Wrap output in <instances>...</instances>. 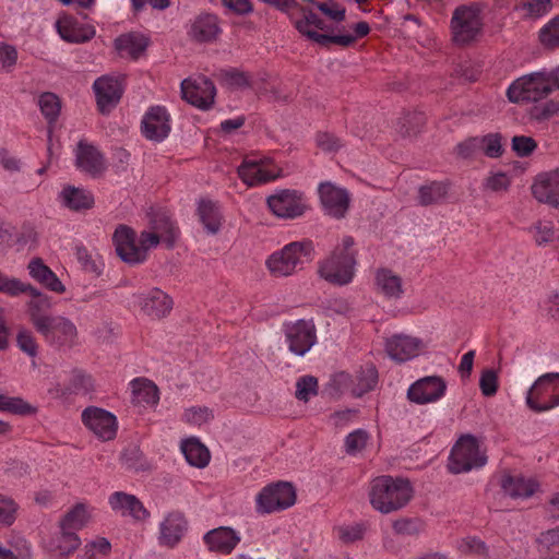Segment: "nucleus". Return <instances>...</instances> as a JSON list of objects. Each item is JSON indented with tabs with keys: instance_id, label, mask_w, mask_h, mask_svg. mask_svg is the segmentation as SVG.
<instances>
[{
	"instance_id": "b1692460",
	"label": "nucleus",
	"mask_w": 559,
	"mask_h": 559,
	"mask_svg": "<svg viewBox=\"0 0 559 559\" xmlns=\"http://www.w3.org/2000/svg\"><path fill=\"white\" fill-rule=\"evenodd\" d=\"M55 27L59 36L71 44L88 41L96 34L94 25L69 14L60 15L55 23Z\"/></svg>"
},
{
	"instance_id": "c9c22d12",
	"label": "nucleus",
	"mask_w": 559,
	"mask_h": 559,
	"mask_svg": "<svg viewBox=\"0 0 559 559\" xmlns=\"http://www.w3.org/2000/svg\"><path fill=\"white\" fill-rule=\"evenodd\" d=\"M198 216L203 229L210 235H216L222 227L223 216L218 205L210 200H200Z\"/></svg>"
},
{
	"instance_id": "0e129e2a",
	"label": "nucleus",
	"mask_w": 559,
	"mask_h": 559,
	"mask_svg": "<svg viewBox=\"0 0 559 559\" xmlns=\"http://www.w3.org/2000/svg\"><path fill=\"white\" fill-rule=\"evenodd\" d=\"M17 60V51L14 47L0 44V69L10 70Z\"/></svg>"
},
{
	"instance_id": "a18cd8bd",
	"label": "nucleus",
	"mask_w": 559,
	"mask_h": 559,
	"mask_svg": "<svg viewBox=\"0 0 559 559\" xmlns=\"http://www.w3.org/2000/svg\"><path fill=\"white\" fill-rule=\"evenodd\" d=\"M378 383V372L373 365H367L358 372L355 384L352 388L353 394L361 396L373 390Z\"/></svg>"
},
{
	"instance_id": "7ed1b4c3",
	"label": "nucleus",
	"mask_w": 559,
	"mask_h": 559,
	"mask_svg": "<svg viewBox=\"0 0 559 559\" xmlns=\"http://www.w3.org/2000/svg\"><path fill=\"white\" fill-rule=\"evenodd\" d=\"M413 496L414 488L408 479L390 475L373 478L368 489L371 507L382 514L403 509L409 503Z\"/></svg>"
},
{
	"instance_id": "c03bdc74",
	"label": "nucleus",
	"mask_w": 559,
	"mask_h": 559,
	"mask_svg": "<svg viewBox=\"0 0 559 559\" xmlns=\"http://www.w3.org/2000/svg\"><path fill=\"white\" fill-rule=\"evenodd\" d=\"M0 412H7L20 416H33L38 407L19 396L0 395Z\"/></svg>"
},
{
	"instance_id": "39448f33",
	"label": "nucleus",
	"mask_w": 559,
	"mask_h": 559,
	"mask_svg": "<svg viewBox=\"0 0 559 559\" xmlns=\"http://www.w3.org/2000/svg\"><path fill=\"white\" fill-rule=\"evenodd\" d=\"M554 91L551 74L547 70L532 72L514 80L507 88L513 104L538 102Z\"/></svg>"
},
{
	"instance_id": "864d4df0",
	"label": "nucleus",
	"mask_w": 559,
	"mask_h": 559,
	"mask_svg": "<svg viewBox=\"0 0 559 559\" xmlns=\"http://www.w3.org/2000/svg\"><path fill=\"white\" fill-rule=\"evenodd\" d=\"M334 533L344 543H353L362 538L365 526L361 523H348L335 526Z\"/></svg>"
},
{
	"instance_id": "6e6552de",
	"label": "nucleus",
	"mask_w": 559,
	"mask_h": 559,
	"mask_svg": "<svg viewBox=\"0 0 559 559\" xmlns=\"http://www.w3.org/2000/svg\"><path fill=\"white\" fill-rule=\"evenodd\" d=\"M484 5L471 3L459 7L451 20L453 40L456 44L465 45L475 40L483 29Z\"/></svg>"
},
{
	"instance_id": "1a4fd4ad",
	"label": "nucleus",
	"mask_w": 559,
	"mask_h": 559,
	"mask_svg": "<svg viewBox=\"0 0 559 559\" xmlns=\"http://www.w3.org/2000/svg\"><path fill=\"white\" fill-rule=\"evenodd\" d=\"M238 176L249 187L273 181L283 176L282 168L265 154L247 155L238 167Z\"/></svg>"
},
{
	"instance_id": "de8ad7c7",
	"label": "nucleus",
	"mask_w": 559,
	"mask_h": 559,
	"mask_svg": "<svg viewBox=\"0 0 559 559\" xmlns=\"http://www.w3.org/2000/svg\"><path fill=\"white\" fill-rule=\"evenodd\" d=\"M182 420L193 427H202L210 424L214 418V413L206 406H190L182 413Z\"/></svg>"
},
{
	"instance_id": "72a5a7b5",
	"label": "nucleus",
	"mask_w": 559,
	"mask_h": 559,
	"mask_svg": "<svg viewBox=\"0 0 559 559\" xmlns=\"http://www.w3.org/2000/svg\"><path fill=\"white\" fill-rule=\"evenodd\" d=\"M94 515V508L85 502L75 503L60 520L59 528L75 532L86 526Z\"/></svg>"
},
{
	"instance_id": "0eeeda50",
	"label": "nucleus",
	"mask_w": 559,
	"mask_h": 559,
	"mask_svg": "<svg viewBox=\"0 0 559 559\" xmlns=\"http://www.w3.org/2000/svg\"><path fill=\"white\" fill-rule=\"evenodd\" d=\"M525 405L535 413H546L558 407L559 373L539 376L525 392Z\"/></svg>"
},
{
	"instance_id": "412c9836",
	"label": "nucleus",
	"mask_w": 559,
	"mask_h": 559,
	"mask_svg": "<svg viewBox=\"0 0 559 559\" xmlns=\"http://www.w3.org/2000/svg\"><path fill=\"white\" fill-rule=\"evenodd\" d=\"M181 94L189 104L200 109H207L214 103L216 91L209 79L197 76L181 82Z\"/></svg>"
},
{
	"instance_id": "6ab92c4d",
	"label": "nucleus",
	"mask_w": 559,
	"mask_h": 559,
	"mask_svg": "<svg viewBox=\"0 0 559 559\" xmlns=\"http://www.w3.org/2000/svg\"><path fill=\"white\" fill-rule=\"evenodd\" d=\"M141 130L143 136L152 142L164 141L171 130L167 109L158 105L150 107L143 115Z\"/></svg>"
},
{
	"instance_id": "473e14b6",
	"label": "nucleus",
	"mask_w": 559,
	"mask_h": 559,
	"mask_svg": "<svg viewBox=\"0 0 559 559\" xmlns=\"http://www.w3.org/2000/svg\"><path fill=\"white\" fill-rule=\"evenodd\" d=\"M57 200L63 207L71 211L88 210L94 204V197L88 190L71 185L62 187Z\"/></svg>"
},
{
	"instance_id": "79ce46f5",
	"label": "nucleus",
	"mask_w": 559,
	"mask_h": 559,
	"mask_svg": "<svg viewBox=\"0 0 559 559\" xmlns=\"http://www.w3.org/2000/svg\"><path fill=\"white\" fill-rule=\"evenodd\" d=\"M551 9V0H515L514 4V11L523 19H540Z\"/></svg>"
},
{
	"instance_id": "c85d7f7f",
	"label": "nucleus",
	"mask_w": 559,
	"mask_h": 559,
	"mask_svg": "<svg viewBox=\"0 0 559 559\" xmlns=\"http://www.w3.org/2000/svg\"><path fill=\"white\" fill-rule=\"evenodd\" d=\"M81 545V538L75 532L61 530L44 542L45 549L53 557L66 558Z\"/></svg>"
},
{
	"instance_id": "20e7f679",
	"label": "nucleus",
	"mask_w": 559,
	"mask_h": 559,
	"mask_svg": "<svg viewBox=\"0 0 559 559\" xmlns=\"http://www.w3.org/2000/svg\"><path fill=\"white\" fill-rule=\"evenodd\" d=\"M313 255L314 247L311 241H293L272 252L265 260V267L274 277H288L309 263Z\"/></svg>"
},
{
	"instance_id": "9d476101",
	"label": "nucleus",
	"mask_w": 559,
	"mask_h": 559,
	"mask_svg": "<svg viewBox=\"0 0 559 559\" xmlns=\"http://www.w3.org/2000/svg\"><path fill=\"white\" fill-rule=\"evenodd\" d=\"M297 495L289 483L280 481L263 487L255 496V511L259 514L281 512L296 503Z\"/></svg>"
},
{
	"instance_id": "9b49d317",
	"label": "nucleus",
	"mask_w": 559,
	"mask_h": 559,
	"mask_svg": "<svg viewBox=\"0 0 559 559\" xmlns=\"http://www.w3.org/2000/svg\"><path fill=\"white\" fill-rule=\"evenodd\" d=\"M269 210L278 218L294 219L301 216L309 209L306 195L295 189L275 191L266 199Z\"/></svg>"
},
{
	"instance_id": "680f3d73",
	"label": "nucleus",
	"mask_w": 559,
	"mask_h": 559,
	"mask_svg": "<svg viewBox=\"0 0 559 559\" xmlns=\"http://www.w3.org/2000/svg\"><path fill=\"white\" fill-rule=\"evenodd\" d=\"M395 533L401 535H415L421 531V523L415 519L402 518L392 524Z\"/></svg>"
},
{
	"instance_id": "dca6fc26",
	"label": "nucleus",
	"mask_w": 559,
	"mask_h": 559,
	"mask_svg": "<svg viewBox=\"0 0 559 559\" xmlns=\"http://www.w3.org/2000/svg\"><path fill=\"white\" fill-rule=\"evenodd\" d=\"M241 540V532L227 525L212 528L202 536V542L205 548L210 552L221 556H228L233 554Z\"/></svg>"
},
{
	"instance_id": "cd10ccee",
	"label": "nucleus",
	"mask_w": 559,
	"mask_h": 559,
	"mask_svg": "<svg viewBox=\"0 0 559 559\" xmlns=\"http://www.w3.org/2000/svg\"><path fill=\"white\" fill-rule=\"evenodd\" d=\"M373 287L374 292L386 300H400L405 293L404 282L401 275L386 267L376 270Z\"/></svg>"
},
{
	"instance_id": "3c124183",
	"label": "nucleus",
	"mask_w": 559,
	"mask_h": 559,
	"mask_svg": "<svg viewBox=\"0 0 559 559\" xmlns=\"http://www.w3.org/2000/svg\"><path fill=\"white\" fill-rule=\"evenodd\" d=\"M479 389L484 396L496 395L499 389V373L492 368L484 369L479 377Z\"/></svg>"
},
{
	"instance_id": "5fc2aeb1",
	"label": "nucleus",
	"mask_w": 559,
	"mask_h": 559,
	"mask_svg": "<svg viewBox=\"0 0 559 559\" xmlns=\"http://www.w3.org/2000/svg\"><path fill=\"white\" fill-rule=\"evenodd\" d=\"M318 394V380L312 376L300 377L296 382V397L308 402Z\"/></svg>"
},
{
	"instance_id": "a19ab883",
	"label": "nucleus",
	"mask_w": 559,
	"mask_h": 559,
	"mask_svg": "<svg viewBox=\"0 0 559 559\" xmlns=\"http://www.w3.org/2000/svg\"><path fill=\"white\" fill-rule=\"evenodd\" d=\"M148 40L145 35L129 33L119 36L115 40L116 49L122 55L138 58L147 47Z\"/></svg>"
},
{
	"instance_id": "e2e57ef3",
	"label": "nucleus",
	"mask_w": 559,
	"mask_h": 559,
	"mask_svg": "<svg viewBox=\"0 0 559 559\" xmlns=\"http://www.w3.org/2000/svg\"><path fill=\"white\" fill-rule=\"evenodd\" d=\"M22 281L0 272V293L11 297L21 295Z\"/></svg>"
},
{
	"instance_id": "423d86ee",
	"label": "nucleus",
	"mask_w": 559,
	"mask_h": 559,
	"mask_svg": "<svg viewBox=\"0 0 559 559\" xmlns=\"http://www.w3.org/2000/svg\"><path fill=\"white\" fill-rule=\"evenodd\" d=\"M486 463L487 453L484 443L472 435H465L453 445L448 468L453 474H460L481 468Z\"/></svg>"
},
{
	"instance_id": "2f4dec72",
	"label": "nucleus",
	"mask_w": 559,
	"mask_h": 559,
	"mask_svg": "<svg viewBox=\"0 0 559 559\" xmlns=\"http://www.w3.org/2000/svg\"><path fill=\"white\" fill-rule=\"evenodd\" d=\"M179 449L190 466L205 468L210 464L211 452L198 437L181 439Z\"/></svg>"
},
{
	"instance_id": "4be33fe9",
	"label": "nucleus",
	"mask_w": 559,
	"mask_h": 559,
	"mask_svg": "<svg viewBox=\"0 0 559 559\" xmlns=\"http://www.w3.org/2000/svg\"><path fill=\"white\" fill-rule=\"evenodd\" d=\"M531 191L539 203L559 209V167L539 173L534 178Z\"/></svg>"
},
{
	"instance_id": "5701e85b",
	"label": "nucleus",
	"mask_w": 559,
	"mask_h": 559,
	"mask_svg": "<svg viewBox=\"0 0 559 559\" xmlns=\"http://www.w3.org/2000/svg\"><path fill=\"white\" fill-rule=\"evenodd\" d=\"M108 504L114 513L130 518L136 523H145L151 514L144 504L134 496L124 491H115L108 497Z\"/></svg>"
},
{
	"instance_id": "f03ea898",
	"label": "nucleus",
	"mask_w": 559,
	"mask_h": 559,
	"mask_svg": "<svg viewBox=\"0 0 559 559\" xmlns=\"http://www.w3.org/2000/svg\"><path fill=\"white\" fill-rule=\"evenodd\" d=\"M358 251L355 241L344 236L329 255L318 262V276L334 286L350 284L357 272Z\"/></svg>"
},
{
	"instance_id": "393cba45",
	"label": "nucleus",
	"mask_w": 559,
	"mask_h": 559,
	"mask_svg": "<svg viewBox=\"0 0 559 559\" xmlns=\"http://www.w3.org/2000/svg\"><path fill=\"white\" fill-rule=\"evenodd\" d=\"M97 107L102 112H109L120 100L123 81L118 75H103L93 84Z\"/></svg>"
},
{
	"instance_id": "a878e982",
	"label": "nucleus",
	"mask_w": 559,
	"mask_h": 559,
	"mask_svg": "<svg viewBox=\"0 0 559 559\" xmlns=\"http://www.w3.org/2000/svg\"><path fill=\"white\" fill-rule=\"evenodd\" d=\"M319 198L325 214L342 218L345 216L349 209V194L348 192L332 182H324L319 186Z\"/></svg>"
},
{
	"instance_id": "f704fd0d",
	"label": "nucleus",
	"mask_w": 559,
	"mask_h": 559,
	"mask_svg": "<svg viewBox=\"0 0 559 559\" xmlns=\"http://www.w3.org/2000/svg\"><path fill=\"white\" fill-rule=\"evenodd\" d=\"M298 32L308 39L320 45L333 44V35H325L320 33L324 28L323 22L314 14H305L296 22Z\"/></svg>"
},
{
	"instance_id": "ddd939ff",
	"label": "nucleus",
	"mask_w": 559,
	"mask_h": 559,
	"mask_svg": "<svg viewBox=\"0 0 559 559\" xmlns=\"http://www.w3.org/2000/svg\"><path fill=\"white\" fill-rule=\"evenodd\" d=\"M17 502L12 497L0 493V526H11L17 518ZM0 559H32L29 543L19 538L10 548L0 544Z\"/></svg>"
},
{
	"instance_id": "58836bf2",
	"label": "nucleus",
	"mask_w": 559,
	"mask_h": 559,
	"mask_svg": "<svg viewBox=\"0 0 559 559\" xmlns=\"http://www.w3.org/2000/svg\"><path fill=\"white\" fill-rule=\"evenodd\" d=\"M22 286L23 288L21 294L27 293L32 296V299L27 302V312L33 324L36 317L41 318L48 312V310H50L52 302L50 297L43 294L39 289L32 286L31 284L22 282Z\"/></svg>"
},
{
	"instance_id": "bb28decb",
	"label": "nucleus",
	"mask_w": 559,
	"mask_h": 559,
	"mask_svg": "<svg viewBox=\"0 0 559 559\" xmlns=\"http://www.w3.org/2000/svg\"><path fill=\"white\" fill-rule=\"evenodd\" d=\"M188 530L186 518L179 512L168 513L158 526V544L163 547H176Z\"/></svg>"
},
{
	"instance_id": "f257e3e1",
	"label": "nucleus",
	"mask_w": 559,
	"mask_h": 559,
	"mask_svg": "<svg viewBox=\"0 0 559 559\" xmlns=\"http://www.w3.org/2000/svg\"><path fill=\"white\" fill-rule=\"evenodd\" d=\"M177 237V227L163 215L155 217L139 237L130 227L118 226L112 235V241L121 260L136 264L145 261L148 252L158 245L171 247Z\"/></svg>"
},
{
	"instance_id": "f8f14e48",
	"label": "nucleus",
	"mask_w": 559,
	"mask_h": 559,
	"mask_svg": "<svg viewBox=\"0 0 559 559\" xmlns=\"http://www.w3.org/2000/svg\"><path fill=\"white\" fill-rule=\"evenodd\" d=\"M131 304L139 311L151 319L167 317L174 307L170 295L158 287L141 289L131 296Z\"/></svg>"
},
{
	"instance_id": "8fccbe9b",
	"label": "nucleus",
	"mask_w": 559,
	"mask_h": 559,
	"mask_svg": "<svg viewBox=\"0 0 559 559\" xmlns=\"http://www.w3.org/2000/svg\"><path fill=\"white\" fill-rule=\"evenodd\" d=\"M38 106L41 114L49 122H55L59 117L61 102L56 94L50 92L40 94L38 97Z\"/></svg>"
},
{
	"instance_id": "13d9d810",
	"label": "nucleus",
	"mask_w": 559,
	"mask_h": 559,
	"mask_svg": "<svg viewBox=\"0 0 559 559\" xmlns=\"http://www.w3.org/2000/svg\"><path fill=\"white\" fill-rule=\"evenodd\" d=\"M110 542L103 536H96L88 540L85 545V552L92 559L107 556L110 552Z\"/></svg>"
},
{
	"instance_id": "49530a36",
	"label": "nucleus",
	"mask_w": 559,
	"mask_h": 559,
	"mask_svg": "<svg viewBox=\"0 0 559 559\" xmlns=\"http://www.w3.org/2000/svg\"><path fill=\"white\" fill-rule=\"evenodd\" d=\"M532 236L539 246L551 243L559 239V231L556 229L554 222L542 219L531 227Z\"/></svg>"
},
{
	"instance_id": "f3484780",
	"label": "nucleus",
	"mask_w": 559,
	"mask_h": 559,
	"mask_svg": "<svg viewBox=\"0 0 559 559\" xmlns=\"http://www.w3.org/2000/svg\"><path fill=\"white\" fill-rule=\"evenodd\" d=\"M448 384L441 377L429 376L415 381L407 390L411 402L425 405L440 401L447 393Z\"/></svg>"
},
{
	"instance_id": "774afa93",
	"label": "nucleus",
	"mask_w": 559,
	"mask_h": 559,
	"mask_svg": "<svg viewBox=\"0 0 559 559\" xmlns=\"http://www.w3.org/2000/svg\"><path fill=\"white\" fill-rule=\"evenodd\" d=\"M539 543L547 549H559V527L544 532Z\"/></svg>"
},
{
	"instance_id": "c756f323",
	"label": "nucleus",
	"mask_w": 559,
	"mask_h": 559,
	"mask_svg": "<svg viewBox=\"0 0 559 559\" xmlns=\"http://www.w3.org/2000/svg\"><path fill=\"white\" fill-rule=\"evenodd\" d=\"M27 271L31 278L46 289L57 294L66 292V286L57 274L40 258H33L27 264Z\"/></svg>"
},
{
	"instance_id": "69168bd1",
	"label": "nucleus",
	"mask_w": 559,
	"mask_h": 559,
	"mask_svg": "<svg viewBox=\"0 0 559 559\" xmlns=\"http://www.w3.org/2000/svg\"><path fill=\"white\" fill-rule=\"evenodd\" d=\"M420 201L425 204L437 201L443 194V186L441 183H431L423 187L419 191Z\"/></svg>"
},
{
	"instance_id": "ea45409f",
	"label": "nucleus",
	"mask_w": 559,
	"mask_h": 559,
	"mask_svg": "<svg viewBox=\"0 0 559 559\" xmlns=\"http://www.w3.org/2000/svg\"><path fill=\"white\" fill-rule=\"evenodd\" d=\"M221 33L218 20L215 15H201L191 25L190 34L199 41L215 40Z\"/></svg>"
},
{
	"instance_id": "603ef678",
	"label": "nucleus",
	"mask_w": 559,
	"mask_h": 559,
	"mask_svg": "<svg viewBox=\"0 0 559 559\" xmlns=\"http://www.w3.org/2000/svg\"><path fill=\"white\" fill-rule=\"evenodd\" d=\"M16 345L27 356L36 357L38 354V344L34 333L26 329L20 328L16 332Z\"/></svg>"
},
{
	"instance_id": "bf43d9fd",
	"label": "nucleus",
	"mask_w": 559,
	"mask_h": 559,
	"mask_svg": "<svg viewBox=\"0 0 559 559\" xmlns=\"http://www.w3.org/2000/svg\"><path fill=\"white\" fill-rule=\"evenodd\" d=\"M511 148L515 155L527 157L537 148V142L531 136L515 135L512 138Z\"/></svg>"
},
{
	"instance_id": "4c0bfd02",
	"label": "nucleus",
	"mask_w": 559,
	"mask_h": 559,
	"mask_svg": "<svg viewBox=\"0 0 559 559\" xmlns=\"http://www.w3.org/2000/svg\"><path fill=\"white\" fill-rule=\"evenodd\" d=\"M502 489L510 497L527 498L538 489V484L533 478H525L521 475H508L502 479Z\"/></svg>"
},
{
	"instance_id": "a211bd4d",
	"label": "nucleus",
	"mask_w": 559,
	"mask_h": 559,
	"mask_svg": "<svg viewBox=\"0 0 559 559\" xmlns=\"http://www.w3.org/2000/svg\"><path fill=\"white\" fill-rule=\"evenodd\" d=\"M427 349V343L415 335L394 334L385 342L388 355L395 361H408Z\"/></svg>"
},
{
	"instance_id": "aec40b11",
	"label": "nucleus",
	"mask_w": 559,
	"mask_h": 559,
	"mask_svg": "<svg viewBox=\"0 0 559 559\" xmlns=\"http://www.w3.org/2000/svg\"><path fill=\"white\" fill-rule=\"evenodd\" d=\"M286 341L289 350L304 356L316 344V325L312 320H298L286 325Z\"/></svg>"
},
{
	"instance_id": "2eb2a0df",
	"label": "nucleus",
	"mask_w": 559,
	"mask_h": 559,
	"mask_svg": "<svg viewBox=\"0 0 559 559\" xmlns=\"http://www.w3.org/2000/svg\"><path fill=\"white\" fill-rule=\"evenodd\" d=\"M33 325L49 342L73 343L78 336L75 324L63 316H52L47 312L41 318L36 317Z\"/></svg>"
},
{
	"instance_id": "e433bc0d",
	"label": "nucleus",
	"mask_w": 559,
	"mask_h": 559,
	"mask_svg": "<svg viewBox=\"0 0 559 559\" xmlns=\"http://www.w3.org/2000/svg\"><path fill=\"white\" fill-rule=\"evenodd\" d=\"M132 401L142 407H154L159 400L157 386L146 379H135L131 383Z\"/></svg>"
},
{
	"instance_id": "338daca9",
	"label": "nucleus",
	"mask_w": 559,
	"mask_h": 559,
	"mask_svg": "<svg viewBox=\"0 0 559 559\" xmlns=\"http://www.w3.org/2000/svg\"><path fill=\"white\" fill-rule=\"evenodd\" d=\"M317 145L325 152H335L341 147L340 140L330 133H319L316 138Z\"/></svg>"
},
{
	"instance_id": "052dcab7",
	"label": "nucleus",
	"mask_w": 559,
	"mask_h": 559,
	"mask_svg": "<svg viewBox=\"0 0 559 559\" xmlns=\"http://www.w3.org/2000/svg\"><path fill=\"white\" fill-rule=\"evenodd\" d=\"M484 185L490 191H506L511 185V177L503 171H492L485 179Z\"/></svg>"
},
{
	"instance_id": "7c9ffc66",
	"label": "nucleus",
	"mask_w": 559,
	"mask_h": 559,
	"mask_svg": "<svg viewBox=\"0 0 559 559\" xmlns=\"http://www.w3.org/2000/svg\"><path fill=\"white\" fill-rule=\"evenodd\" d=\"M76 167L91 175L100 174L105 167V160L99 151L92 144L81 141L75 148Z\"/></svg>"
},
{
	"instance_id": "4468645a",
	"label": "nucleus",
	"mask_w": 559,
	"mask_h": 559,
	"mask_svg": "<svg viewBox=\"0 0 559 559\" xmlns=\"http://www.w3.org/2000/svg\"><path fill=\"white\" fill-rule=\"evenodd\" d=\"M81 419L85 428L99 441H111L117 436V416L107 409L97 406L86 407L81 414Z\"/></svg>"
},
{
	"instance_id": "4d7b16f0",
	"label": "nucleus",
	"mask_w": 559,
	"mask_h": 559,
	"mask_svg": "<svg viewBox=\"0 0 559 559\" xmlns=\"http://www.w3.org/2000/svg\"><path fill=\"white\" fill-rule=\"evenodd\" d=\"M370 32V27L366 22H359L354 26V33L333 35V44L344 47L353 45L358 38L365 37Z\"/></svg>"
},
{
	"instance_id": "6e6d98bb",
	"label": "nucleus",
	"mask_w": 559,
	"mask_h": 559,
	"mask_svg": "<svg viewBox=\"0 0 559 559\" xmlns=\"http://www.w3.org/2000/svg\"><path fill=\"white\" fill-rule=\"evenodd\" d=\"M479 150L488 157H499L503 152L501 135L498 133H489L479 138Z\"/></svg>"
},
{
	"instance_id": "37998d69",
	"label": "nucleus",
	"mask_w": 559,
	"mask_h": 559,
	"mask_svg": "<svg viewBox=\"0 0 559 559\" xmlns=\"http://www.w3.org/2000/svg\"><path fill=\"white\" fill-rule=\"evenodd\" d=\"M539 45L546 50L559 49V14L548 20L538 31Z\"/></svg>"
},
{
	"instance_id": "09e8293b",
	"label": "nucleus",
	"mask_w": 559,
	"mask_h": 559,
	"mask_svg": "<svg viewBox=\"0 0 559 559\" xmlns=\"http://www.w3.org/2000/svg\"><path fill=\"white\" fill-rule=\"evenodd\" d=\"M370 444V435L364 429H356L348 433L344 441V448L347 454H361Z\"/></svg>"
}]
</instances>
